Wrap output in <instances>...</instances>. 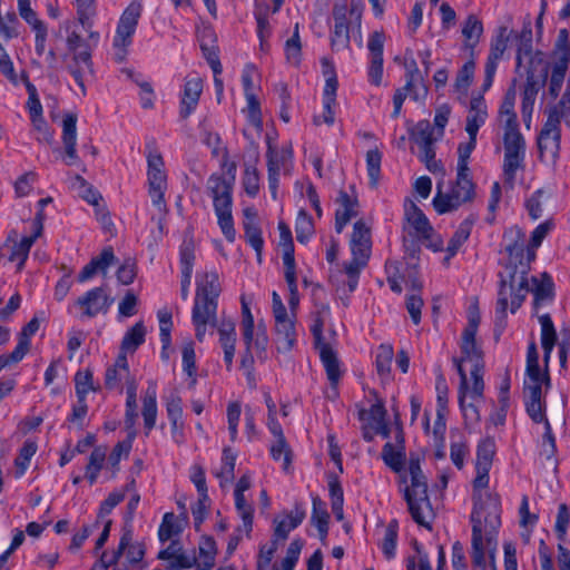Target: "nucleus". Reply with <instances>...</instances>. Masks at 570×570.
<instances>
[{"mask_svg": "<svg viewBox=\"0 0 570 570\" xmlns=\"http://www.w3.org/2000/svg\"><path fill=\"white\" fill-rule=\"evenodd\" d=\"M146 334L147 328L144 322L135 323L124 334L119 355L127 356V354L134 353L145 342Z\"/></svg>", "mask_w": 570, "mask_h": 570, "instance_id": "2f4dec72", "label": "nucleus"}, {"mask_svg": "<svg viewBox=\"0 0 570 570\" xmlns=\"http://www.w3.org/2000/svg\"><path fill=\"white\" fill-rule=\"evenodd\" d=\"M181 363L184 373L195 383L197 372L194 342L187 338L181 346Z\"/></svg>", "mask_w": 570, "mask_h": 570, "instance_id": "864d4df0", "label": "nucleus"}, {"mask_svg": "<svg viewBox=\"0 0 570 570\" xmlns=\"http://www.w3.org/2000/svg\"><path fill=\"white\" fill-rule=\"evenodd\" d=\"M410 485L404 488V498L413 520L425 528H430L433 510L428 495V482L420 465V459L411 455L407 464Z\"/></svg>", "mask_w": 570, "mask_h": 570, "instance_id": "39448f33", "label": "nucleus"}, {"mask_svg": "<svg viewBox=\"0 0 570 570\" xmlns=\"http://www.w3.org/2000/svg\"><path fill=\"white\" fill-rule=\"evenodd\" d=\"M242 332L246 345L247 355L243 357L242 365L249 367L254 358H264V352L267 346V335L263 326H255L249 303L242 297Z\"/></svg>", "mask_w": 570, "mask_h": 570, "instance_id": "9d476101", "label": "nucleus"}, {"mask_svg": "<svg viewBox=\"0 0 570 570\" xmlns=\"http://www.w3.org/2000/svg\"><path fill=\"white\" fill-rule=\"evenodd\" d=\"M135 439V431L128 434V438L115 445L107 460V469L115 475L119 470V463L129 456Z\"/></svg>", "mask_w": 570, "mask_h": 570, "instance_id": "ea45409f", "label": "nucleus"}, {"mask_svg": "<svg viewBox=\"0 0 570 570\" xmlns=\"http://www.w3.org/2000/svg\"><path fill=\"white\" fill-rule=\"evenodd\" d=\"M550 387L548 371L525 374L523 383L524 400L546 401V392Z\"/></svg>", "mask_w": 570, "mask_h": 570, "instance_id": "a878e982", "label": "nucleus"}, {"mask_svg": "<svg viewBox=\"0 0 570 570\" xmlns=\"http://www.w3.org/2000/svg\"><path fill=\"white\" fill-rule=\"evenodd\" d=\"M145 556V544L139 541H132L131 533L126 531L119 543V552L108 557L106 553L101 554V562L104 567H111L119 557H124L129 566L139 564Z\"/></svg>", "mask_w": 570, "mask_h": 570, "instance_id": "4be33fe9", "label": "nucleus"}, {"mask_svg": "<svg viewBox=\"0 0 570 570\" xmlns=\"http://www.w3.org/2000/svg\"><path fill=\"white\" fill-rule=\"evenodd\" d=\"M283 274L289 291V311L283 304L282 297L275 291L272 293V312L275 320L276 346L279 352H288L296 342L295 309L299 303L294 255L282 257Z\"/></svg>", "mask_w": 570, "mask_h": 570, "instance_id": "7ed1b4c3", "label": "nucleus"}, {"mask_svg": "<svg viewBox=\"0 0 570 570\" xmlns=\"http://www.w3.org/2000/svg\"><path fill=\"white\" fill-rule=\"evenodd\" d=\"M323 366L328 381V387L323 392L324 397L328 401H336L340 396V383L345 368L337 352L328 343H323Z\"/></svg>", "mask_w": 570, "mask_h": 570, "instance_id": "aec40b11", "label": "nucleus"}, {"mask_svg": "<svg viewBox=\"0 0 570 570\" xmlns=\"http://www.w3.org/2000/svg\"><path fill=\"white\" fill-rule=\"evenodd\" d=\"M42 223L40 218H37L32 223V234L30 236H23L19 242L9 239L2 247L3 255H7L11 263H14L17 269H21L28 258L29 250L35 240L41 235Z\"/></svg>", "mask_w": 570, "mask_h": 570, "instance_id": "412c9836", "label": "nucleus"}, {"mask_svg": "<svg viewBox=\"0 0 570 570\" xmlns=\"http://www.w3.org/2000/svg\"><path fill=\"white\" fill-rule=\"evenodd\" d=\"M403 230L434 252L443 247V240L434 233L428 217L414 203L405 207Z\"/></svg>", "mask_w": 570, "mask_h": 570, "instance_id": "9b49d317", "label": "nucleus"}, {"mask_svg": "<svg viewBox=\"0 0 570 570\" xmlns=\"http://www.w3.org/2000/svg\"><path fill=\"white\" fill-rule=\"evenodd\" d=\"M216 553L215 541L210 537H203L197 551L185 552L177 542H170L166 549L159 551L158 558L168 560L175 568L209 570L215 564Z\"/></svg>", "mask_w": 570, "mask_h": 570, "instance_id": "423d86ee", "label": "nucleus"}, {"mask_svg": "<svg viewBox=\"0 0 570 570\" xmlns=\"http://www.w3.org/2000/svg\"><path fill=\"white\" fill-rule=\"evenodd\" d=\"M483 32L481 20L474 14H470L462 26L465 47L473 48L480 40Z\"/></svg>", "mask_w": 570, "mask_h": 570, "instance_id": "3c124183", "label": "nucleus"}, {"mask_svg": "<svg viewBox=\"0 0 570 570\" xmlns=\"http://www.w3.org/2000/svg\"><path fill=\"white\" fill-rule=\"evenodd\" d=\"M371 230L363 220L354 224L351 237L352 261L366 266L371 253Z\"/></svg>", "mask_w": 570, "mask_h": 570, "instance_id": "b1692460", "label": "nucleus"}, {"mask_svg": "<svg viewBox=\"0 0 570 570\" xmlns=\"http://www.w3.org/2000/svg\"><path fill=\"white\" fill-rule=\"evenodd\" d=\"M148 191L153 205L161 210L165 207V191L167 190V173L160 154L149 150L147 154Z\"/></svg>", "mask_w": 570, "mask_h": 570, "instance_id": "f3484780", "label": "nucleus"}, {"mask_svg": "<svg viewBox=\"0 0 570 570\" xmlns=\"http://www.w3.org/2000/svg\"><path fill=\"white\" fill-rule=\"evenodd\" d=\"M382 153L377 148L366 153V169L370 178V186L377 187L381 177Z\"/></svg>", "mask_w": 570, "mask_h": 570, "instance_id": "4d7b16f0", "label": "nucleus"}, {"mask_svg": "<svg viewBox=\"0 0 570 570\" xmlns=\"http://www.w3.org/2000/svg\"><path fill=\"white\" fill-rule=\"evenodd\" d=\"M166 411L171 424V433L175 439L181 435L184 428L181 399L173 393L166 399Z\"/></svg>", "mask_w": 570, "mask_h": 570, "instance_id": "c9c22d12", "label": "nucleus"}, {"mask_svg": "<svg viewBox=\"0 0 570 570\" xmlns=\"http://www.w3.org/2000/svg\"><path fill=\"white\" fill-rule=\"evenodd\" d=\"M334 30L331 36L333 50H341L348 46L353 36L362 46V10L357 6H335L333 10Z\"/></svg>", "mask_w": 570, "mask_h": 570, "instance_id": "6e6552de", "label": "nucleus"}, {"mask_svg": "<svg viewBox=\"0 0 570 570\" xmlns=\"http://www.w3.org/2000/svg\"><path fill=\"white\" fill-rule=\"evenodd\" d=\"M472 228V223L470 220H464L460 224L451 239L449 240V244L446 246V256L444 258V262L448 263L451 257H453L459 248L466 242V239L470 236Z\"/></svg>", "mask_w": 570, "mask_h": 570, "instance_id": "09e8293b", "label": "nucleus"}, {"mask_svg": "<svg viewBox=\"0 0 570 570\" xmlns=\"http://www.w3.org/2000/svg\"><path fill=\"white\" fill-rule=\"evenodd\" d=\"M464 362L465 361H462V360L456 362L458 373L460 375L459 404H460V407L463 411L465 416L471 415L473 419L478 420L479 414H478L476 407L471 403L470 404L465 403L466 393H468V377H466V373L462 365Z\"/></svg>", "mask_w": 570, "mask_h": 570, "instance_id": "de8ad7c7", "label": "nucleus"}, {"mask_svg": "<svg viewBox=\"0 0 570 570\" xmlns=\"http://www.w3.org/2000/svg\"><path fill=\"white\" fill-rule=\"evenodd\" d=\"M569 66V53H566L564 57H560L559 60L554 63L549 81V95L556 99L561 89L564 81V77Z\"/></svg>", "mask_w": 570, "mask_h": 570, "instance_id": "79ce46f5", "label": "nucleus"}, {"mask_svg": "<svg viewBox=\"0 0 570 570\" xmlns=\"http://www.w3.org/2000/svg\"><path fill=\"white\" fill-rule=\"evenodd\" d=\"M394 356L393 347L389 344H381L375 356V366L377 374L383 380H387L391 373V364Z\"/></svg>", "mask_w": 570, "mask_h": 570, "instance_id": "603ef678", "label": "nucleus"}, {"mask_svg": "<svg viewBox=\"0 0 570 570\" xmlns=\"http://www.w3.org/2000/svg\"><path fill=\"white\" fill-rule=\"evenodd\" d=\"M541 325V345L544 351V361L548 362L553 350L557 334L551 317L548 314L539 317Z\"/></svg>", "mask_w": 570, "mask_h": 570, "instance_id": "49530a36", "label": "nucleus"}, {"mask_svg": "<svg viewBox=\"0 0 570 570\" xmlns=\"http://www.w3.org/2000/svg\"><path fill=\"white\" fill-rule=\"evenodd\" d=\"M233 181L234 177L226 179L216 175H213L208 180L217 225L228 243H234L236 239L233 217Z\"/></svg>", "mask_w": 570, "mask_h": 570, "instance_id": "0eeeda50", "label": "nucleus"}, {"mask_svg": "<svg viewBox=\"0 0 570 570\" xmlns=\"http://www.w3.org/2000/svg\"><path fill=\"white\" fill-rule=\"evenodd\" d=\"M561 144V124L552 117H547L538 137L537 145L541 161L554 165L559 158Z\"/></svg>", "mask_w": 570, "mask_h": 570, "instance_id": "a211bd4d", "label": "nucleus"}, {"mask_svg": "<svg viewBox=\"0 0 570 570\" xmlns=\"http://www.w3.org/2000/svg\"><path fill=\"white\" fill-rule=\"evenodd\" d=\"M203 91V80L197 76L186 79L181 95V114L189 116L196 108Z\"/></svg>", "mask_w": 570, "mask_h": 570, "instance_id": "c756f323", "label": "nucleus"}, {"mask_svg": "<svg viewBox=\"0 0 570 570\" xmlns=\"http://www.w3.org/2000/svg\"><path fill=\"white\" fill-rule=\"evenodd\" d=\"M304 519V513L295 508L289 512H282L274 519V537L284 540Z\"/></svg>", "mask_w": 570, "mask_h": 570, "instance_id": "7c9ffc66", "label": "nucleus"}, {"mask_svg": "<svg viewBox=\"0 0 570 570\" xmlns=\"http://www.w3.org/2000/svg\"><path fill=\"white\" fill-rule=\"evenodd\" d=\"M338 205L335 214V229L341 233L346 224L358 214V200L355 195H350L345 190L338 193L336 199Z\"/></svg>", "mask_w": 570, "mask_h": 570, "instance_id": "393cba45", "label": "nucleus"}, {"mask_svg": "<svg viewBox=\"0 0 570 570\" xmlns=\"http://www.w3.org/2000/svg\"><path fill=\"white\" fill-rule=\"evenodd\" d=\"M37 452V444L33 441H27L21 448L19 455L14 461V475L21 478L30 465L32 456Z\"/></svg>", "mask_w": 570, "mask_h": 570, "instance_id": "5fc2aeb1", "label": "nucleus"}, {"mask_svg": "<svg viewBox=\"0 0 570 570\" xmlns=\"http://www.w3.org/2000/svg\"><path fill=\"white\" fill-rule=\"evenodd\" d=\"M127 389H126V424L128 428L132 429L136 424L138 413H137V387L138 384L134 379H128Z\"/></svg>", "mask_w": 570, "mask_h": 570, "instance_id": "8fccbe9b", "label": "nucleus"}, {"mask_svg": "<svg viewBox=\"0 0 570 570\" xmlns=\"http://www.w3.org/2000/svg\"><path fill=\"white\" fill-rule=\"evenodd\" d=\"M525 234L518 226L508 228L503 234V248L509 256L508 278L501 279L498 293L495 317L497 325L503 326L507 311L515 313L529 293V262H523Z\"/></svg>", "mask_w": 570, "mask_h": 570, "instance_id": "f03ea898", "label": "nucleus"}, {"mask_svg": "<svg viewBox=\"0 0 570 570\" xmlns=\"http://www.w3.org/2000/svg\"><path fill=\"white\" fill-rule=\"evenodd\" d=\"M475 197V185L470 177V171H456L455 184L450 193L443 194L440 189L433 198V206L439 214L458 209Z\"/></svg>", "mask_w": 570, "mask_h": 570, "instance_id": "f8f14e48", "label": "nucleus"}, {"mask_svg": "<svg viewBox=\"0 0 570 570\" xmlns=\"http://www.w3.org/2000/svg\"><path fill=\"white\" fill-rule=\"evenodd\" d=\"M364 267L354 261L344 263L342 266L335 264L330 267L328 283L341 298L346 297L356 288L360 273Z\"/></svg>", "mask_w": 570, "mask_h": 570, "instance_id": "6ab92c4d", "label": "nucleus"}, {"mask_svg": "<svg viewBox=\"0 0 570 570\" xmlns=\"http://www.w3.org/2000/svg\"><path fill=\"white\" fill-rule=\"evenodd\" d=\"M295 229L297 240L302 244L307 243L314 236L312 217L302 209L297 214Z\"/></svg>", "mask_w": 570, "mask_h": 570, "instance_id": "680f3d73", "label": "nucleus"}, {"mask_svg": "<svg viewBox=\"0 0 570 570\" xmlns=\"http://www.w3.org/2000/svg\"><path fill=\"white\" fill-rule=\"evenodd\" d=\"M106 462V450L104 448H95L89 455L88 463L85 468V479L92 485L102 470Z\"/></svg>", "mask_w": 570, "mask_h": 570, "instance_id": "a18cd8bd", "label": "nucleus"}, {"mask_svg": "<svg viewBox=\"0 0 570 570\" xmlns=\"http://www.w3.org/2000/svg\"><path fill=\"white\" fill-rule=\"evenodd\" d=\"M421 288V283L412 282L411 293L406 297V309L414 324H419L421 321V308L423 306V299L419 295Z\"/></svg>", "mask_w": 570, "mask_h": 570, "instance_id": "6e6d98bb", "label": "nucleus"}, {"mask_svg": "<svg viewBox=\"0 0 570 570\" xmlns=\"http://www.w3.org/2000/svg\"><path fill=\"white\" fill-rule=\"evenodd\" d=\"M40 322L37 317H33L22 330L18 344L13 352L10 354V360L13 363L21 361L30 347V338L38 332Z\"/></svg>", "mask_w": 570, "mask_h": 570, "instance_id": "f704fd0d", "label": "nucleus"}, {"mask_svg": "<svg viewBox=\"0 0 570 570\" xmlns=\"http://www.w3.org/2000/svg\"><path fill=\"white\" fill-rule=\"evenodd\" d=\"M18 8L21 18L31 26L36 32V47L39 52L43 51L47 38V29L43 23L37 18L36 13L30 7V0H18Z\"/></svg>", "mask_w": 570, "mask_h": 570, "instance_id": "cd10ccee", "label": "nucleus"}, {"mask_svg": "<svg viewBox=\"0 0 570 570\" xmlns=\"http://www.w3.org/2000/svg\"><path fill=\"white\" fill-rule=\"evenodd\" d=\"M415 142L421 146H433L440 137L436 129L428 121H420L413 132Z\"/></svg>", "mask_w": 570, "mask_h": 570, "instance_id": "bf43d9fd", "label": "nucleus"}, {"mask_svg": "<svg viewBox=\"0 0 570 570\" xmlns=\"http://www.w3.org/2000/svg\"><path fill=\"white\" fill-rule=\"evenodd\" d=\"M291 158L289 153H283L281 156L269 149L268 153V181L269 189L273 198H276L277 190V176L279 175L282 169L286 168V164Z\"/></svg>", "mask_w": 570, "mask_h": 570, "instance_id": "58836bf2", "label": "nucleus"}, {"mask_svg": "<svg viewBox=\"0 0 570 570\" xmlns=\"http://www.w3.org/2000/svg\"><path fill=\"white\" fill-rule=\"evenodd\" d=\"M461 348L464 355L462 361L471 362L472 367L476 364H482L481 351L476 346L475 335H473V326L465 327L462 335Z\"/></svg>", "mask_w": 570, "mask_h": 570, "instance_id": "c03bdc74", "label": "nucleus"}, {"mask_svg": "<svg viewBox=\"0 0 570 570\" xmlns=\"http://www.w3.org/2000/svg\"><path fill=\"white\" fill-rule=\"evenodd\" d=\"M76 394L81 401H86L89 393L95 391L92 374L88 370L77 372L75 376Z\"/></svg>", "mask_w": 570, "mask_h": 570, "instance_id": "774afa93", "label": "nucleus"}, {"mask_svg": "<svg viewBox=\"0 0 570 570\" xmlns=\"http://www.w3.org/2000/svg\"><path fill=\"white\" fill-rule=\"evenodd\" d=\"M235 508L242 520L239 531L249 534L253 528V505L247 501L245 493L234 492Z\"/></svg>", "mask_w": 570, "mask_h": 570, "instance_id": "37998d69", "label": "nucleus"}, {"mask_svg": "<svg viewBox=\"0 0 570 570\" xmlns=\"http://www.w3.org/2000/svg\"><path fill=\"white\" fill-rule=\"evenodd\" d=\"M242 185L249 197H255L259 191V175L255 161L245 166L242 177Z\"/></svg>", "mask_w": 570, "mask_h": 570, "instance_id": "13d9d810", "label": "nucleus"}, {"mask_svg": "<svg viewBox=\"0 0 570 570\" xmlns=\"http://www.w3.org/2000/svg\"><path fill=\"white\" fill-rule=\"evenodd\" d=\"M219 343L224 351V361L227 367H230L233 364L234 355H235V343H236V332L235 326L230 322H224L219 326Z\"/></svg>", "mask_w": 570, "mask_h": 570, "instance_id": "e433bc0d", "label": "nucleus"}, {"mask_svg": "<svg viewBox=\"0 0 570 570\" xmlns=\"http://www.w3.org/2000/svg\"><path fill=\"white\" fill-rule=\"evenodd\" d=\"M114 299L101 287L89 289L79 296L70 306L69 313L77 318H92L99 314H106Z\"/></svg>", "mask_w": 570, "mask_h": 570, "instance_id": "2eb2a0df", "label": "nucleus"}, {"mask_svg": "<svg viewBox=\"0 0 570 570\" xmlns=\"http://www.w3.org/2000/svg\"><path fill=\"white\" fill-rule=\"evenodd\" d=\"M219 292L218 274L215 271L197 275L191 321L196 337L200 342L205 338L207 327L215 323Z\"/></svg>", "mask_w": 570, "mask_h": 570, "instance_id": "20e7f679", "label": "nucleus"}, {"mask_svg": "<svg viewBox=\"0 0 570 570\" xmlns=\"http://www.w3.org/2000/svg\"><path fill=\"white\" fill-rule=\"evenodd\" d=\"M114 253L111 249H104L102 253L87 264L78 276L79 282L83 283L94 277L98 273L105 274L114 262Z\"/></svg>", "mask_w": 570, "mask_h": 570, "instance_id": "72a5a7b5", "label": "nucleus"}, {"mask_svg": "<svg viewBox=\"0 0 570 570\" xmlns=\"http://www.w3.org/2000/svg\"><path fill=\"white\" fill-rule=\"evenodd\" d=\"M129 379V365L127 356L118 355L115 364L106 371V385L116 389L124 380Z\"/></svg>", "mask_w": 570, "mask_h": 570, "instance_id": "a19ab883", "label": "nucleus"}, {"mask_svg": "<svg viewBox=\"0 0 570 570\" xmlns=\"http://www.w3.org/2000/svg\"><path fill=\"white\" fill-rule=\"evenodd\" d=\"M77 7L79 20L83 28L90 29L96 17L95 0H72Z\"/></svg>", "mask_w": 570, "mask_h": 570, "instance_id": "69168bd1", "label": "nucleus"}, {"mask_svg": "<svg viewBox=\"0 0 570 570\" xmlns=\"http://www.w3.org/2000/svg\"><path fill=\"white\" fill-rule=\"evenodd\" d=\"M180 531L179 522L173 513H166L158 530L159 540L165 543L171 541Z\"/></svg>", "mask_w": 570, "mask_h": 570, "instance_id": "338daca9", "label": "nucleus"}, {"mask_svg": "<svg viewBox=\"0 0 570 570\" xmlns=\"http://www.w3.org/2000/svg\"><path fill=\"white\" fill-rule=\"evenodd\" d=\"M328 458L334 468L327 471V488L331 498L332 511L335 518L341 521L344 518L343 503L344 494L340 482V474L343 473L342 451L333 434L327 435Z\"/></svg>", "mask_w": 570, "mask_h": 570, "instance_id": "ddd939ff", "label": "nucleus"}, {"mask_svg": "<svg viewBox=\"0 0 570 570\" xmlns=\"http://www.w3.org/2000/svg\"><path fill=\"white\" fill-rule=\"evenodd\" d=\"M323 76L326 77L323 99V122L332 126L335 122L336 109L338 107L336 101V90L338 82L333 66L325 60H323Z\"/></svg>", "mask_w": 570, "mask_h": 570, "instance_id": "5701e85b", "label": "nucleus"}, {"mask_svg": "<svg viewBox=\"0 0 570 570\" xmlns=\"http://www.w3.org/2000/svg\"><path fill=\"white\" fill-rule=\"evenodd\" d=\"M190 480L195 484L199 494V509L194 510V514L196 518H200L202 509L205 508V502L208 499L204 471L197 465L193 466L190 470Z\"/></svg>", "mask_w": 570, "mask_h": 570, "instance_id": "052dcab7", "label": "nucleus"}, {"mask_svg": "<svg viewBox=\"0 0 570 570\" xmlns=\"http://www.w3.org/2000/svg\"><path fill=\"white\" fill-rule=\"evenodd\" d=\"M235 461V453L230 449H225L222 456L220 468L215 471V474L220 480L222 485L233 479Z\"/></svg>", "mask_w": 570, "mask_h": 570, "instance_id": "e2e57ef3", "label": "nucleus"}, {"mask_svg": "<svg viewBox=\"0 0 570 570\" xmlns=\"http://www.w3.org/2000/svg\"><path fill=\"white\" fill-rule=\"evenodd\" d=\"M382 459L391 470L401 474L402 482H407V472L402 474L405 461L403 446L397 450L391 443H386L382 450Z\"/></svg>", "mask_w": 570, "mask_h": 570, "instance_id": "4c0bfd02", "label": "nucleus"}, {"mask_svg": "<svg viewBox=\"0 0 570 570\" xmlns=\"http://www.w3.org/2000/svg\"><path fill=\"white\" fill-rule=\"evenodd\" d=\"M157 413V386L155 383H150L142 400V417L147 433L155 428Z\"/></svg>", "mask_w": 570, "mask_h": 570, "instance_id": "473e14b6", "label": "nucleus"}, {"mask_svg": "<svg viewBox=\"0 0 570 570\" xmlns=\"http://www.w3.org/2000/svg\"><path fill=\"white\" fill-rule=\"evenodd\" d=\"M495 453L492 439H484L478 445L473 482L474 508L472 523V563L483 570H495L494 552L498 547V533L501 525V502L495 493L484 491L489 484V471Z\"/></svg>", "mask_w": 570, "mask_h": 570, "instance_id": "f257e3e1", "label": "nucleus"}, {"mask_svg": "<svg viewBox=\"0 0 570 570\" xmlns=\"http://www.w3.org/2000/svg\"><path fill=\"white\" fill-rule=\"evenodd\" d=\"M142 8L144 6L140 0H132L119 17L112 39L114 55L119 61L125 59L132 43Z\"/></svg>", "mask_w": 570, "mask_h": 570, "instance_id": "1a4fd4ad", "label": "nucleus"}, {"mask_svg": "<svg viewBox=\"0 0 570 570\" xmlns=\"http://www.w3.org/2000/svg\"><path fill=\"white\" fill-rule=\"evenodd\" d=\"M547 73L548 71L546 67L543 68L540 78H537L532 72H528L522 94V114L524 117H531L537 95L547 78Z\"/></svg>", "mask_w": 570, "mask_h": 570, "instance_id": "c85d7f7f", "label": "nucleus"}, {"mask_svg": "<svg viewBox=\"0 0 570 570\" xmlns=\"http://www.w3.org/2000/svg\"><path fill=\"white\" fill-rule=\"evenodd\" d=\"M397 540V522L391 521L384 530V535L381 542L382 552L386 559H392L395 556Z\"/></svg>", "mask_w": 570, "mask_h": 570, "instance_id": "0e129e2a", "label": "nucleus"}, {"mask_svg": "<svg viewBox=\"0 0 570 570\" xmlns=\"http://www.w3.org/2000/svg\"><path fill=\"white\" fill-rule=\"evenodd\" d=\"M242 85L246 98V107L243 112L246 115L248 124L257 132L262 129L261 117V76L254 65H246L242 72Z\"/></svg>", "mask_w": 570, "mask_h": 570, "instance_id": "4468645a", "label": "nucleus"}, {"mask_svg": "<svg viewBox=\"0 0 570 570\" xmlns=\"http://www.w3.org/2000/svg\"><path fill=\"white\" fill-rule=\"evenodd\" d=\"M488 118V108L482 95L471 98L469 114L466 117L465 131L469 136L476 137L480 127Z\"/></svg>", "mask_w": 570, "mask_h": 570, "instance_id": "bb28decb", "label": "nucleus"}, {"mask_svg": "<svg viewBox=\"0 0 570 570\" xmlns=\"http://www.w3.org/2000/svg\"><path fill=\"white\" fill-rule=\"evenodd\" d=\"M503 176L511 187L514 184L518 170L524 168L527 144L522 134L503 135Z\"/></svg>", "mask_w": 570, "mask_h": 570, "instance_id": "dca6fc26", "label": "nucleus"}]
</instances>
